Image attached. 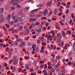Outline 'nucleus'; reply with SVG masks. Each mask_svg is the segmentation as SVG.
<instances>
[{
    "instance_id": "obj_63",
    "label": "nucleus",
    "mask_w": 75,
    "mask_h": 75,
    "mask_svg": "<svg viewBox=\"0 0 75 75\" xmlns=\"http://www.w3.org/2000/svg\"><path fill=\"white\" fill-rule=\"evenodd\" d=\"M62 17L63 18H65V16L64 15H63Z\"/></svg>"
},
{
    "instance_id": "obj_25",
    "label": "nucleus",
    "mask_w": 75,
    "mask_h": 75,
    "mask_svg": "<svg viewBox=\"0 0 75 75\" xmlns=\"http://www.w3.org/2000/svg\"><path fill=\"white\" fill-rule=\"evenodd\" d=\"M11 9L12 10H14L16 9V7L14 6L12 7L11 8Z\"/></svg>"
},
{
    "instance_id": "obj_47",
    "label": "nucleus",
    "mask_w": 75,
    "mask_h": 75,
    "mask_svg": "<svg viewBox=\"0 0 75 75\" xmlns=\"http://www.w3.org/2000/svg\"><path fill=\"white\" fill-rule=\"evenodd\" d=\"M30 66L29 64H27L25 66V68H27V67H30Z\"/></svg>"
},
{
    "instance_id": "obj_37",
    "label": "nucleus",
    "mask_w": 75,
    "mask_h": 75,
    "mask_svg": "<svg viewBox=\"0 0 75 75\" xmlns=\"http://www.w3.org/2000/svg\"><path fill=\"white\" fill-rule=\"evenodd\" d=\"M61 33H59V34H57V37H60V36H61Z\"/></svg>"
},
{
    "instance_id": "obj_7",
    "label": "nucleus",
    "mask_w": 75,
    "mask_h": 75,
    "mask_svg": "<svg viewBox=\"0 0 75 75\" xmlns=\"http://www.w3.org/2000/svg\"><path fill=\"white\" fill-rule=\"evenodd\" d=\"M11 15L10 14H8L7 18V20L8 21H10V17Z\"/></svg>"
},
{
    "instance_id": "obj_13",
    "label": "nucleus",
    "mask_w": 75,
    "mask_h": 75,
    "mask_svg": "<svg viewBox=\"0 0 75 75\" xmlns=\"http://www.w3.org/2000/svg\"><path fill=\"white\" fill-rule=\"evenodd\" d=\"M40 27V29L35 30V31H36L38 33H40L41 31V29L42 27Z\"/></svg>"
},
{
    "instance_id": "obj_23",
    "label": "nucleus",
    "mask_w": 75,
    "mask_h": 75,
    "mask_svg": "<svg viewBox=\"0 0 75 75\" xmlns=\"http://www.w3.org/2000/svg\"><path fill=\"white\" fill-rule=\"evenodd\" d=\"M34 16H35L34 13H31L30 15H29V16H30V17H34Z\"/></svg>"
},
{
    "instance_id": "obj_9",
    "label": "nucleus",
    "mask_w": 75,
    "mask_h": 75,
    "mask_svg": "<svg viewBox=\"0 0 75 75\" xmlns=\"http://www.w3.org/2000/svg\"><path fill=\"white\" fill-rule=\"evenodd\" d=\"M47 13H48V10L47 9H46L45 10L44 12L43 13V15L46 16V15L47 14Z\"/></svg>"
},
{
    "instance_id": "obj_19",
    "label": "nucleus",
    "mask_w": 75,
    "mask_h": 75,
    "mask_svg": "<svg viewBox=\"0 0 75 75\" xmlns=\"http://www.w3.org/2000/svg\"><path fill=\"white\" fill-rule=\"evenodd\" d=\"M62 36H63L64 37L65 36V33L64 32V31H62Z\"/></svg>"
},
{
    "instance_id": "obj_34",
    "label": "nucleus",
    "mask_w": 75,
    "mask_h": 75,
    "mask_svg": "<svg viewBox=\"0 0 75 75\" xmlns=\"http://www.w3.org/2000/svg\"><path fill=\"white\" fill-rule=\"evenodd\" d=\"M40 53H44L45 51H44L43 50H41V51L40 52Z\"/></svg>"
},
{
    "instance_id": "obj_6",
    "label": "nucleus",
    "mask_w": 75,
    "mask_h": 75,
    "mask_svg": "<svg viewBox=\"0 0 75 75\" xmlns=\"http://www.w3.org/2000/svg\"><path fill=\"white\" fill-rule=\"evenodd\" d=\"M38 10H40V8H38L33 10L31 11V13H36V12L38 11Z\"/></svg>"
},
{
    "instance_id": "obj_31",
    "label": "nucleus",
    "mask_w": 75,
    "mask_h": 75,
    "mask_svg": "<svg viewBox=\"0 0 75 75\" xmlns=\"http://www.w3.org/2000/svg\"><path fill=\"white\" fill-rule=\"evenodd\" d=\"M17 8H21V6L19 5H18L17 6Z\"/></svg>"
},
{
    "instance_id": "obj_14",
    "label": "nucleus",
    "mask_w": 75,
    "mask_h": 75,
    "mask_svg": "<svg viewBox=\"0 0 75 75\" xmlns=\"http://www.w3.org/2000/svg\"><path fill=\"white\" fill-rule=\"evenodd\" d=\"M35 17H42V14H38V15H35Z\"/></svg>"
},
{
    "instance_id": "obj_11",
    "label": "nucleus",
    "mask_w": 75,
    "mask_h": 75,
    "mask_svg": "<svg viewBox=\"0 0 75 75\" xmlns=\"http://www.w3.org/2000/svg\"><path fill=\"white\" fill-rule=\"evenodd\" d=\"M29 33H30V32L29 31V30L28 29H27V30H25V35H27L29 34Z\"/></svg>"
},
{
    "instance_id": "obj_33",
    "label": "nucleus",
    "mask_w": 75,
    "mask_h": 75,
    "mask_svg": "<svg viewBox=\"0 0 75 75\" xmlns=\"http://www.w3.org/2000/svg\"><path fill=\"white\" fill-rule=\"evenodd\" d=\"M3 15H1L0 16V19H2L3 18Z\"/></svg>"
},
{
    "instance_id": "obj_59",
    "label": "nucleus",
    "mask_w": 75,
    "mask_h": 75,
    "mask_svg": "<svg viewBox=\"0 0 75 75\" xmlns=\"http://www.w3.org/2000/svg\"><path fill=\"white\" fill-rule=\"evenodd\" d=\"M47 71H46L44 73V75H47Z\"/></svg>"
},
{
    "instance_id": "obj_29",
    "label": "nucleus",
    "mask_w": 75,
    "mask_h": 75,
    "mask_svg": "<svg viewBox=\"0 0 75 75\" xmlns=\"http://www.w3.org/2000/svg\"><path fill=\"white\" fill-rule=\"evenodd\" d=\"M0 68L1 71H4V68L3 67H2Z\"/></svg>"
},
{
    "instance_id": "obj_20",
    "label": "nucleus",
    "mask_w": 75,
    "mask_h": 75,
    "mask_svg": "<svg viewBox=\"0 0 75 75\" xmlns=\"http://www.w3.org/2000/svg\"><path fill=\"white\" fill-rule=\"evenodd\" d=\"M29 9H30V7H28L25 8V11H28V10H29Z\"/></svg>"
},
{
    "instance_id": "obj_55",
    "label": "nucleus",
    "mask_w": 75,
    "mask_h": 75,
    "mask_svg": "<svg viewBox=\"0 0 75 75\" xmlns=\"http://www.w3.org/2000/svg\"><path fill=\"white\" fill-rule=\"evenodd\" d=\"M30 58L29 57H26V58H25V59H29Z\"/></svg>"
},
{
    "instance_id": "obj_40",
    "label": "nucleus",
    "mask_w": 75,
    "mask_h": 75,
    "mask_svg": "<svg viewBox=\"0 0 75 75\" xmlns=\"http://www.w3.org/2000/svg\"><path fill=\"white\" fill-rule=\"evenodd\" d=\"M68 47V45H65V50H67V49Z\"/></svg>"
},
{
    "instance_id": "obj_5",
    "label": "nucleus",
    "mask_w": 75,
    "mask_h": 75,
    "mask_svg": "<svg viewBox=\"0 0 75 75\" xmlns=\"http://www.w3.org/2000/svg\"><path fill=\"white\" fill-rule=\"evenodd\" d=\"M13 51V49H10L8 51V53L9 54H12V53Z\"/></svg>"
},
{
    "instance_id": "obj_4",
    "label": "nucleus",
    "mask_w": 75,
    "mask_h": 75,
    "mask_svg": "<svg viewBox=\"0 0 75 75\" xmlns=\"http://www.w3.org/2000/svg\"><path fill=\"white\" fill-rule=\"evenodd\" d=\"M37 20L36 18H30L29 19V21L32 22V21H35Z\"/></svg>"
},
{
    "instance_id": "obj_12",
    "label": "nucleus",
    "mask_w": 75,
    "mask_h": 75,
    "mask_svg": "<svg viewBox=\"0 0 75 75\" xmlns=\"http://www.w3.org/2000/svg\"><path fill=\"white\" fill-rule=\"evenodd\" d=\"M58 9L57 8H56L54 10V15H57L58 14Z\"/></svg>"
},
{
    "instance_id": "obj_3",
    "label": "nucleus",
    "mask_w": 75,
    "mask_h": 75,
    "mask_svg": "<svg viewBox=\"0 0 75 75\" xmlns=\"http://www.w3.org/2000/svg\"><path fill=\"white\" fill-rule=\"evenodd\" d=\"M55 25L56 29H57V30H60V27L59 26V25L57 23H56Z\"/></svg>"
},
{
    "instance_id": "obj_64",
    "label": "nucleus",
    "mask_w": 75,
    "mask_h": 75,
    "mask_svg": "<svg viewBox=\"0 0 75 75\" xmlns=\"http://www.w3.org/2000/svg\"><path fill=\"white\" fill-rule=\"evenodd\" d=\"M35 68H36L37 69H38V66H36Z\"/></svg>"
},
{
    "instance_id": "obj_43",
    "label": "nucleus",
    "mask_w": 75,
    "mask_h": 75,
    "mask_svg": "<svg viewBox=\"0 0 75 75\" xmlns=\"http://www.w3.org/2000/svg\"><path fill=\"white\" fill-rule=\"evenodd\" d=\"M59 67V64H58L55 66V67L56 68H58Z\"/></svg>"
},
{
    "instance_id": "obj_58",
    "label": "nucleus",
    "mask_w": 75,
    "mask_h": 75,
    "mask_svg": "<svg viewBox=\"0 0 75 75\" xmlns=\"http://www.w3.org/2000/svg\"><path fill=\"white\" fill-rule=\"evenodd\" d=\"M59 58H60V57H59V56H57L56 57L57 59H59Z\"/></svg>"
},
{
    "instance_id": "obj_36",
    "label": "nucleus",
    "mask_w": 75,
    "mask_h": 75,
    "mask_svg": "<svg viewBox=\"0 0 75 75\" xmlns=\"http://www.w3.org/2000/svg\"><path fill=\"white\" fill-rule=\"evenodd\" d=\"M34 64L35 66H36V65H37V62L36 61H34Z\"/></svg>"
},
{
    "instance_id": "obj_26",
    "label": "nucleus",
    "mask_w": 75,
    "mask_h": 75,
    "mask_svg": "<svg viewBox=\"0 0 75 75\" xmlns=\"http://www.w3.org/2000/svg\"><path fill=\"white\" fill-rule=\"evenodd\" d=\"M18 21V19H16L14 21V23H16Z\"/></svg>"
},
{
    "instance_id": "obj_39",
    "label": "nucleus",
    "mask_w": 75,
    "mask_h": 75,
    "mask_svg": "<svg viewBox=\"0 0 75 75\" xmlns=\"http://www.w3.org/2000/svg\"><path fill=\"white\" fill-rule=\"evenodd\" d=\"M3 34H1V33H0V38H1V37H3Z\"/></svg>"
},
{
    "instance_id": "obj_38",
    "label": "nucleus",
    "mask_w": 75,
    "mask_h": 75,
    "mask_svg": "<svg viewBox=\"0 0 75 75\" xmlns=\"http://www.w3.org/2000/svg\"><path fill=\"white\" fill-rule=\"evenodd\" d=\"M12 54H9V55L8 56V57L9 58V59H10L11 58V55Z\"/></svg>"
},
{
    "instance_id": "obj_57",
    "label": "nucleus",
    "mask_w": 75,
    "mask_h": 75,
    "mask_svg": "<svg viewBox=\"0 0 75 75\" xmlns=\"http://www.w3.org/2000/svg\"><path fill=\"white\" fill-rule=\"evenodd\" d=\"M36 35H34L33 36V38H36Z\"/></svg>"
},
{
    "instance_id": "obj_27",
    "label": "nucleus",
    "mask_w": 75,
    "mask_h": 75,
    "mask_svg": "<svg viewBox=\"0 0 75 75\" xmlns=\"http://www.w3.org/2000/svg\"><path fill=\"white\" fill-rule=\"evenodd\" d=\"M64 42L63 41H62L61 43V46L62 47H64Z\"/></svg>"
},
{
    "instance_id": "obj_32",
    "label": "nucleus",
    "mask_w": 75,
    "mask_h": 75,
    "mask_svg": "<svg viewBox=\"0 0 75 75\" xmlns=\"http://www.w3.org/2000/svg\"><path fill=\"white\" fill-rule=\"evenodd\" d=\"M72 20L70 19V21H69L68 23L69 24H71V23H72Z\"/></svg>"
},
{
    "instance_id": "obj_51",
    "label": "nucleus",
    "mask_w": 75,
    "mask_h": 75,
    "mask_svg": "<svg viewBox=\"0 0 75 75\" xmlns=\"http://www.w3.org/2000/svg\"><path fill=\"white\" fill-rule=\"evenodd\" d=\"M37 43L38 44H40V40H38L37 41Z\"/></svg>"
},
{
    "instance_id": "obj_48",
    "label": "nucleus",
    "mask_w": 75,
    "mask_h": 75,
    "mask_svg": "<svg viewBox=\"0 0 75 75\" xmlns=\"http://www.w3.org/2000/svg\"><path fill=\"white\" fill-rule=\"evenodd\" d=\"M2 46H3V43H0V47H2Z\"/></svg>"
},
{
    "instance_id": "obj_50",
    "label": "nucleus",
    "mask_w": 75,
    "mask_h": 75,
    "mask_svg": "<svg viewBox=\"0 0 75 75\" xmlns=\"http://www.w3.org/2000/svg\"><path fill=\"white\" fill-rule=\"evenodd\" d=\"M59 11H60V12H62V9H61V8H59Z\"/></svg>"
},
{
    "instance_id": "obj_35",
    "label": "nucleus",
    "mask_w": 75,
    "mask_h": 75,
    "mask_svg": "<svg viewBox=\"0 0 75 75\" xmlns=\"http://www.w3.org/2000/svg\"><path fill=\"white\" fill-rule=\"evenodd\" d=\"M40 40L42 41H44V38L42 37L41 38Z\"/></svg>"
},
{
    "instance_id": "obj_28",
    "label": "nucleus",
    "mask_w": 75,
    "mask_h": 75,
    "mask_svg": "<svg viewBox=\"0 0 75 75\" xmlns=\"http://www.w3.org/2000/svg\"><path fill=\"white\" fill-rule=\"evenodd\" d=\"M19 15H21V14H22V11L21 10H20L19 11Z\"/></svg>"
},
{
    "instance_id": "obj_18",
    "label": "nucleus",
    "mask_w": 75,
    "mask_h": 75,
    "mask_svg": "<svg viewBox=\"0 0 75 75\" xmlns=\"http://www.w3.org/2000/svg\"><path fill=\"white\" fill-rule=\"evenodd\" d=\"M19 18V21H23V18L21 17H20L18 18Z\"/></svg>"
},
{
    "instance_id": "obj_61",
    "label": "nucleus",
    "mask_w": 75,
    "mask_h": 75,
    "mask_svg": "<svg viewBox=\"0 0 75 75\" xmlns=\"http://www.w3.org/2000/svg\"><path fill=\"white\" fill-rule=\"evenodd\" d=\"M51 49H53V45H51Z\"/></svg>"
},
{
    "instance_id": "obj_44",
    "label": "nucleus",
    "mask_w": 75,
    "mask_h": 75,
    "mask_svg": "<svg viewBox=\"0 0 75 75\" xmlns=\"http://www.w3.org/2000/svg\"><path fill=\"white\" fill-rule=\"evenodd\" d=\"M44 64H43L40 65V67L41 68H44Z\"/></svg>"
},
{
    "instance_id": "obj_60",
    "label": "nucleus",
    "mask_w": 75,
    "mask_h": 75,
    "mask_svg": "<svg viewBox=\"0 0 75 75\" xmlns=\"http://www.w3.org/2000/svg\"><path fill=\"white\" fill-rule=\"evenodd\" d=\"M23 46V45L22 44H20L19 45V47H22V46Z\"/></svg>"
},
{
    "instance_id": "obj_1",
    "label": "nucleus",
    "mask_w": 75,
    "mask_h": 75,
    "mask_svg": "<svg viewBox=\"0 0 75 75\" xmlns=\"http://www.w3.org/2000/svg\"><path fill=\"white\" fill-rule=\"evenodd\" d=\"M11 2L12 3V4L13 6H16V5H17L18 4V1H17L16 0H13Z\"/></svg>"
},
{
    "instance_id": "obj_8",
    "label": "nucleus",
    "mask_w": 75,
    "mask_h": 75,
    "mask_svg": "<svg viewBox=\"0 0 75 75\" xmlns=\"http://www.w3.org/2000/svg\"><path fill=\"white\" fill-rule=\"evenodd\" d=\"M52 4V1H50L48 2L47 4H46V6L47 7H49Z\"/></svg>"
},
{
    "instance_id": "obj_41",
    "label": "nucleus",
    "mask_w": 75,
    "mask_h": 75,
    "mask_svg": "<svg viewBox=\"0 0 75 75\" xmlns=\"http://www.w3.org/2000/svg\"><path fill=\"white\" fill-rule=\"evenodd\" d=\"M36 48V45H34L33 46L32 48Z\"/></svg>"
},
{
    "instance_id": "obj_30",
    "label": "nucleus",
    "mask_w": 75,
    "mask_h": 75,
    "mask_svg": "<svg viewBox=\"0 0 75 75\" xmlns=\"http://www.w3.org/2000/svg\"><path fill=\"white\" fill-rule=\"evenodd\" d=\"M21 40V39L20 38H17L16 39V41L17 42H20Z\"/></svg>"
},
{
    "instance_id": "obj_53",
    "label": "nucleus",
    "mask_w": 75,
    "mask_h": 75,
    "mask_svg": "<svg viewBox=\"0 0 75 75\" xmlns=\"http://www.w3.org/2000/svg\"><path fill=\"white\" fill-rule=\"evenodd\" d=\"M72 65H74V66L75 67V62H72Z\"/></svg>"
},
{
    "instance_id": "obj_17",
    "label": "nucleus",
    "mask_w": 75,
    "mask_h": 75,
    "mask_svg": "<svg viewBox=\"0 0 75 75\" xmlns=\"http://www.w3.org/2000/svg\"><path fill=\"white\" fill-rule=\"evenodd\" d=\"M4 9L2 8H0V14L2 13V12H3Z\"/></svg>"
},
{
    "instance_id": "obj_2",
    "label": "nucleus",
    "mask_w": 75,
    "mask_h": 75,
    "mask_svg": "<svg viewBox=\"0 0 75 75\" xmlns=\"http://www.w3.org/2000/svg\"><path fill=\"white\" fill-rule=\"evenodd\" d=\"M12 18L13 20H18V17L17 16H13Z\"/></svg>"
},
{
    "instance_id": "obj_62",
    "label": "nucleus",
    "mask_w": 75,
    "mask_h": 75,
    "mask_svg": "<svg viewBox=\"0 0 75 75\" xmlns=\"http://www.w3.org/2000/svg\"><path fill=\"white\" fill-rule=\"evenodd\" d=\"M46 70H45V69H44L43 71H42V73H44L45 72H46Z\"/></svg>"
},
{
    "instance_id": "obj_49",
    "label": "nucleus",
    "mask_w": 75,
    "mask_h": 75,
    "mask_svg": "<svg viewBox=\"0 0 75 75\" xmlns=\"http://www.w3.org/2000/svg\"><path fill=\"white\" fill-rule=\"evenodd\" d=\"M48 22H49V23H51V22L52 21L50 19H48Z\"/></svg>"
},
{
    "instance_id": "obj_52",
    "label": "nucleus",
    "mask_w": 75,
    "mask_h": 75,
    "mask_svg": "<svg viewBox=\"0 0 75 75\" xmlns=\"http://www.w3.org/2000/svg\"><path fill=\"white\" fill-rule=\"evenodd\" d=\"M65 61L66 62H69V59L68 58L67 59H66Z\"/></svg>"
},
{
    "instance_id": "obj_16",
    "label": "nucleus",
    "mask_w": 75,
    "mask_h": 75,
    "mask_svg": "<svg viewBox=\"0 0 75 75\" xmlns=\"http://www.w3.org/2000/svg\"><path fill=\"white\" fill-rule=\"evenodd\" d=\"M52 37V36H51V35H48L47 36V40H50V38H51Z\"/></svg>"
},
{
    "instance_id": "obj_24",
    "label": "nucleus",
    "mask_w": 75,
    "mask_h": 75,
    "mask_svg": "<svg viewBox=\"0 0 75 75\" xmlns=\"http://www.w3.org/2000/svg\"><path fill=\"white\" fill-rule=\"evenodd\" d=\"M40 24V23L39 22H36L35 25H39Z\"/></svg>"
},
{
    "instance_id": "obj_45",
    "label": "nucleus",
    "mask_w": 75,
    "mask_h": 75,
    "mask_svg": "<svg viewBox=\"0 0 75 75\" xmlns=\"http://www.w3.org/2000/svg\"><path fill=\"white\" fill-rule=\"evenodd\" d=\"M39 49L38 47H37L36 49V52H38V50Z\"/></svg>"
},
{
    "instance_id": "obj_21",
    "label": "nucleus",
    "mask_w": 75,
    "mask_h": 75,
    "mask_svg": "<svg viewBox=\"0 0 75 75\" xmlns=\"http://www.w3.org/2000/svg\"><path fill=\"white\" fill-rule=\"evenodd\" d=\"M50 71L51 72L53 73V72H55V69H54V68L51 69Z\"/></svg>"
},
{
    "instance_id": "obj_15",
    "label": "nucleus",
    "mask_w": 75,
    "mask_h": 75,
    "mask_svg": "<svg viewBox=\"0 0 75 75\" xmlns=\"http://www.w3.org/2000/svg\"><path fill=\"white\" fill-rule=\"evenodd\" d=\"M10 6V5L8 4H7L6 6V10H8V8H9V7Z\"/></svg>"
},
{
    "instance_id": "obj_10",
    "label": "nucleus",
    "mask_w": 75,
    "mask_h": 75,
    "mask_svg": "<svg viewBox=\"0 0 75 75\" xmlns=\"http://www.w3.org/2000/svg\"><path fill=\"white\" fill-rule=\"evenodd\" d=\"M17 62H18V60L17 59H16L15 61L14 60V61L13 62V64H14V65H17Z\"/></svg>"
},
{
    "instance_id": "obj_42",
    "label": "nucleus",
    "mask_w": 75,
    "mask_h": 75,
    "mask_svg": "<svg viewBox=\"0 0 75 75\" xmlns=\"http://www.w3.org/2000/svg\"><path fill=\"white\" fill-rule=\"evenodd\" d=\"M14 22L13 21L11 22V23H10L11 25H13V24H14Z\"/></svg>"
},
{
    "instance_id": "obj_22",
    "label": "nucleus",
    "mask_w": 75,
    "mask_h": 75,
    "mask_svg": "<svg viewBox=\"0 0 75 75\" xmlns=\"http://www.w3.org/2000/svg\"><path fill=\"white\" fill-rule=\"evenodd\" d=\"M3 30L4 31H6L7 30V29H6V27L4 26H3Z\"/></svg>"
},
{
    "instance_id": "obj_56",
    "label": "nucleus",
    "mask_w": 75,
    "mask_h": 75,
    "mask_svg": "<svg viewBox=\"0 0 75 75\" xmlns=\"http://www.w3.org/2000/svg\"><path fill=\"white\" fill-rule=\"evenodd\" d=\"M23 45H25V42H23L21 44Z\"/></svg>"
},
{
    "instance_id": "obj_46",
    "label": "nucleus",
    "mask_w": 75,
    "mask_h": 75,
    "mask_svg": "<svg viewBox=\"0 0 75 75\" xmlns=\"http://www.w3.org/2000/svg\"><path fill=\"white\" fill-rule=\"evenodd\" d=\"M24 29L25 30H27V29H28V27H27V26H25L24 27Z\"/></svg>"
},
{
    "instance_id": "obj_54",
    "label": "nucleus",
    "mask_w": 75,
    "mask_h": 75,
    "mask_svg": "<svg viewBox=\"0 0 75 75\" xmlns=\"http://www.w3.org/2000/svg\"><path fill=\"white\" fill-rule=\"evenodd\" d=\"M10 68H11V70H13V66H11Z\"/></svg>"
}]
</instances>
